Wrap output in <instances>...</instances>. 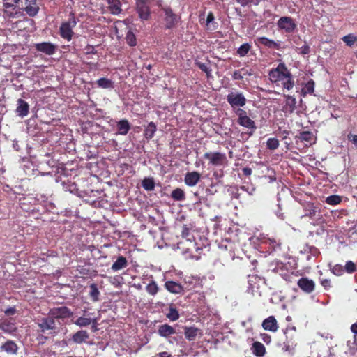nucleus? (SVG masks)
<instances>
[{
    "instance_id": "1",
    "label": "nucleus",
    "mask_w": 357,
    "mask_h": 357,
    "mask_svg": "<svg viewBox=\"0 0 357 357\" xmlns=\"http://www.w3.org/2000/svg\"><path fill=\"white\" fill-rule=\"evenodd\" d=\"M37 325L40 333L52 337L56 336L60 332V327L56 324V321L48 315L39 319Z\"/></svg>"
},
{
    "instance_id": "2",
    "label": "nucleus",
    "mask_w": 357,
    "mask_h": 357,
    "mask_svg": "<svg viewBox=\"0 0 357 357\" xmlns=\"http://www.w3.org/2000/svg\"><path fill=\"white\" fill-rule=\"evenodd\" d=\"M77 21L74 15H71L67 22H62L59 27V34L61 38L70 41L73 38V29L75 27Z\"/></svg>"
},
{
    "instance_id": "3",
    "label": "nucleus",
    "mask_w": 357,
    "mask_h": 357,
    "mask_svg": "<svg viewBox=\"0 0 357 357\" xmlns=\"http://www.w3.org/2000/svg\"><path fill=\"white\" fill-rule=\"evenodd\" d=\"M73 312L66 306L52 307L49 310L47 315L54 320L66 319L70 318Z\"/></svg>"
},
{
    "instance_id": "4",
    "label": "nucleus",
    "mask_w": 357,
    "mask_h": 357,
    "mask_svg": "<svg viewBox=\"0 0 357 357\" xmlns=\"http://www.w3.org/2000/svg\"><path fill=\"white\" fill-rule=\"evenodd\" d=\"M227 102L235 112L246 104V98L245 96L243 93L238 91L230 92L227 95Z\"/></svg>"
},
{
    "instance_id": "5",
    "label": "nucleus",
    "mask_w": 357,
    "mask_h": 357,
    "mask_svg": "<svg viewBox=\"0 0 357 357\" xmlns=\"http://www.w3.org/2000/svg\"><path fill=\"white\" fill-rule=\"evenodd\" d=\"M162 10L165 13V28L171 29L175 27L181 19L180 16L175 14L169 6L162 7Z\"/></svg>"
},
{
    "instance_id": "6",
    "label": "nucleus",
    "mask_w": 357,
    "mask_h": 357,
    "mask_svg": "<svg viewBox=\"0 0 357 357\" xmlns=\"http://www.w3.org/2000/svg\"><path fill=\"white\" fill-rule=\"evenodd\" d=\"M289 73L286 66L283 63H280L275 69H273L269 73V79L273 82L278 81L285 80L288 78Z\"/></svg>"
},
{
    "instance_id": "7",
    "label": "nucleus",
    "mask_w": 357,
    "mask_h": 357,
    "mask_svg": "<svg viewBox=\"0 0 357 357\" xmlns=\"http://www.w3.org/2000/svg\"><path fill=\"white\" fill-rule=\"evenodd\" d=\"M136 11L142 20H147L150 17V7L147 0H136Z\"/></svg>"
},
{
    "instance_id": "8",
    "label": "nucleus",
    "mask_w": 357,
    "mask_h": 357,
    "mask_svg": "<svg viewBox=\"0 0 357 357\" xmlns=\"http://www.w3.org/2000/svg\"><path fill=\"white\" fill-rule=\"evenodd\" d=\"M236 114L238 116V123L247 128H255V123L249 116L245 110L242 109H238L236 111Z\"/></svg>"
},
{
    "instance_id": "9",
    "label": "nucleus",
    "mask_w": 357,
    "mask_h": 357,
    "mask_svg": "<svg viewBox=\"0 0 357 357\" xmlns=\"http://www.w3.org/2000/svg\"><path fill=\"white\" fill-rule=\"evenodd\" d=\"M284 105L282 107V112L289 115L292 114L296 108V100L294 96L284 95Z\"/></svg>"
},
{
    "instance_id": "10",
    "label": "nucleus",
    "mask_w": 357,
    "mask_h": 357,
    "mask_svg": "<svg viewBox=\"0 0 357 357\" xmlns=\"http://www.w3.org/2000/svg\"><path fill=\"white\" fill-rule=\"evenodd\" d=\"M204 158L209 162V165L218 166L223 164V153L220 152H206L204 154Z\"/></svg>"
},
{
    "instance_id": "11",
    "label": "nucleus",
    "mask_w": 357,
    "mask_h": 357,
    "mask_svg": "<svg viewBox=\"0 0 357 357\" xmlns=\"http://www.w3.org/2000/svg\"><path fill=\"white\" fill-rule=\"evenodd\" d=\"M280 29L284 30L286 32H292L296 27L293 20L289 17H282L277 23Z\"/></svg>"
},
{
    "instance_id": "12",
    "label": "nucleus",
    "mask_w": 357,
    "mask_h": 357,
    "mask_svg": "<svg viewBox=\"0 0 357 357\" xmlns=\"http://www.w3.org/2000/svg\"><path fill=\"white\" fill-rule=\"evenodd\" d=\"M37 51L45 53L47 55H53L56 50V46L50 42H43L35 44Z\"/></svg>"
},
{
    "instance_id": "13",
    "label": "nucleus",
    "mask_w": 357,
    "mask_h": 357,
    "mask_svg": "<svg viewBox=\"0 0 357 357\" xmlns=\"http://www.w3.org/2000/svg\"><path fill=\"white\" fill-rule=\"evenodd\" d=\"M89 337L90 335L86 330H79L71 335L69 341H72L77 344H82L86 342Z\"/></svg>"
},
{
    "instance_id": "14",
    "label": "nucleus",
    "mask_w": 357,
    "mask_h": 357,
    "mask_svg": "<svg viewBox=\"0 0 357 357\" xmlns=\"http://www.w3.org/2000/svg\"><path fill=\"white\" fill-rule=\"evenodd\" d=\"M23 10L30 17H35L39 12L37 0H24Z\"/></svg>"
},
{
    "instance_id": "15",
    "label": "nucleus",
    "mask_w": 357,
    "mask_h": 357,
    "mask_svg": "<svg viewBox=\"0 0 357 357\" xmlns=\"http://www.w3.org/2000/svg\"><path fill=\"white\" fill-rule=\"evenodd\" d=\"M29 112V105L27 102L22 98L17 100V107L15 112L21 118L27 116Z\"/></svg>"
},
{
    "instance_id": "16",
    "label": "nucleus",
    "mask_w": 357,
    "mask_h": 357,
    "mask_svg": "<svg viewBox=\"0 0 357 357\" xmlns=\"http://www.w3.org/2000/svg\"><path fill=\"white\" fill-rule=\"evenodd\" d=\"M202 331L196 327H185L184 335L188 341H194L197 336L202 337Z\"/></svg>"
},
{
    "instance_id": "17",
    "label": "nucleus",
    "mask_w": 357,
    "mask_h": 357,
    "mask_svg": "<svg viewBox=\"0 0 357 357\" xmlns=\"http://www.w3.org/2000/svg\"><path fill=\"white\" fill-rule=\"evenodd\" d=\"M298 286L305 292L311 293L314 291L315 284L313 280L302 278L298 281Z\"/></svg>"
},
{
    "instance_id": "18",
    "label": "nucleus",
    "mask_w": 357,
    "mask_h": 357,
    "mask_svg": "<svg viewBox=\"0 0 357 357\" xmlns=\"http://www.w3.org/2000/svg\"><path fill=\"white\" fill-rule=\"evenodd\" d=\"M201 174L198 172H187L185 175L184 181L188 186H195L200 181Z\"/></svg>"
},
{
    "instance_id": "19",
    "label": "nucleus",
    "mask_w": 357,
    "mask_h": 357,
    "mask_svg": "<svg viewBox=\"0 0 357 357\" xmlns=\"http://www.w3.org/2000/svg\"><path fill=\"white\" fill-rule=\"evenodd\" d=\"M158 333L162 337L168 338L176 333V330L172 326L164 324L158 326Z\"/></svg>"
},
{
    "instance_id": "20",
    "label": "nucleus",
    "mask_w": 357,
    "mask_h": 357,
    "mask_svg": "<svg viewBox=\"0 0 357 357\" xmlns=\"http://www.w3.org/2000/svg\"><path fill=\"white\" fill-rule=\"evenodd\" d=\"M0 349L8 354L15 355L17 353L18 347L13 340H8L0 347Z\"/></svg>"
},
{
    "instance_id": "21",
    "label": "nucleus",
    "mask_w": 357,
    "mask_h": 357,
    "mask_svg": "<svg viewBox=\"0 0 357 357\" xmlns=\"http://www.w3.org/2000/svg\"><path fill=\"white\" fill-rule=\"evenodd\" d=\"M262 327L266 331H270L272 332H276L278 329L277 321L274 317L270 316L262 323Z\"/></svg>"
},
{
    "instance_id": "22",
    "label": "nucleus",
    "mask_w": 357,
    "mask_h": 357,
    "mask_svg": "<svg viewBox=\"0 0 357 357\" xmlns=\"http://www.w3.org/2000/svg\"><path fill=\"white\" fill-rule=\"evenodd\" d=\"M165 289L172 294H181L183 291V286L174 281H167L165 283Z\"/></svg>"
},
{
    "instance_id": "23",
    "label": "nucleus",
    "mask_w": 357,
    "mask_h": 357,
    "mask_svg": "<svg viewBox=\"0 0 357 357\" xmlns=\"http://www.w3.org/2000/svg\"><path fill=\"white\" fill-rule=\"evenodd\" d=\"M108 8L113 15H119L121 13V3L119 0H106Z\"/></svg>"
},
{
    "instance_id": "24",
    "label": "nucleus",
    "mask_w": 357,
    "mask_h": 357,
    "mask_svg": "<svg viewBox=\"0 0 357 357\" xmlns=\"http://www.w3.org/2000/svg\"><path fill=\"white\" fill-rule=\"evenodd\" d=\"M128 265V263L126 258L122 255H120L117 257L116 261H114L112 265V269L114 271H118L119 270L126 268Z\"/></svg>"
},
{
    "instance_id": "25",
    "label": "nucleus",
    "mask_w": 357,
    "mask_h": 357,
    "mask_svg": "<svg viewBox=\"0 0 357 357\" xmlns=\"http://www.w3.org/2000/svg\"><path fill=\"white\" fill-rule=\"evenodd\" d=\"M130 129V124L126 119H121L117 123V132L121 135H126Z\"/></svg>"
},
{
    "instance_id": "26",
    "label": "nucleus",
    "mask_w": 357,
    "mask_h": 357,
    "mask_svg": "<svg viewBox=\"0 0 357 357\" xmlns=\"http://www.w3.org/2000/svg\"><path fill=\"white\" fill-rule=\"evenodd\" d=\"M86 311L84 312V316L79 317L75 321L74 324L80 327H87L91 325L92 321V317H86Z\"/></svg>"
},
{
    "instance_id": "27",
    "label": "nucleus",
    "mask_w": 357,
    "mask_h": 357,
    "mask_svg": "<svg viewBox=\"0 0 357 357\" xmlns=\"http://www.w3.org/2000/svg\"><path fill=\"white\" fill-rule=\"evenodd\" d=\"M157 130L156 125L153 122H150L145 128L144 135L147 139H151L153 137Z\"/></svg>"
},
{
    "instance_id": "28",
    "label": "nucleus",
    "mask_w": 357,
    "mask_h": 357,
    "mask_svg": "<svg viewBox=\"0 0 357 357\" xmlns=\"http://www.w3.org/2000/svg\"><path fill=\"white\" fill-rule=\"evenodd\" d=\"M98 87L101 89H113L114 86V82L106 77H102L96 81Z\"/></svg>"
},
{
    "instance_id": "29",
    "label": "nucleus",
    "mask_w": 357,
    "mask_h": 357,
    "mask_svg": "<svg viewBox=\"0 0 357 357\" xmlns=\"http://www.w3.org/2000/svg\"><path fill=\"white\" fill-rule=\"evenodd\" d=\"M0 329L5 333H12L16 331V327L13 323L9 321H3L0 322Z\"/></svg>"
},
{
    "instance_id": "30",
    "label": "nucleus",
    "mask_w": 357,
    "mask_h": 357,
    "mask_svg": "<svg viewBox=\"0 0 357 357\" xmlns=\"http://www.w3.org/2000/svg\"><path fill=\"white\" fill-rule=\"evenodd\" d=\"M171 197L174 201H183L185 199V194L183 190L176 188L172 191Z\"/></svg>"
},
{
    "instance_id": "31",
    "label": "nucleus",
    "mask_w": 357,
    "mask_h": 357,
    "mask_svg": "<svg viewBox=\"0 0 357 357\" xmlns=\"http://www.w3.org/2000/svg\"><path fill=\"white\" fill-rule=\"evenodd\" d=\"M252 352L257 356H263L265 354V347L259 342H255L252 344Z\"/></svg>"
},
{
    "instance_id": "32",
    "label": "nucleus",
    "mask_w": 357,
    "mask_h": 357,
    "mask_svg": "<svg viewBox=\"0 0 357 357\" xmlns=\"http://www.w3.org/2000/svg\"><path fill=\"white\" fill-rule=\"evenodd\" d=\"M3 7L4 8V13L9 17H14L15 16V6L10 3H3Z\"/></svg>"
},
{
    "instance_id": "33",
    "label": "nucleus",
    "mask_w": 357,
    "mask_h": 357,
    "mask_svg": "<svg viewBox=\"0 0 357 357\" xmlns=\"http://www.w3.org/2000/svg\"><path fill=\"white\" fill-rule=\"evenodd\" d=\"M142 185L147 191H152L155 188V181L153 178H145L142 180Z\"/></svg>"
},
{
    "instance_id": "34",
    "label": "nucleus",
    "mask_w": 357,
    "mask_h": 357,
    "mask_svg": "<svg viewBox=\"0 0 357 357\" xmlns=\"http://www.w3.org/2000/svg\"><path fill=\"white\" fill-rule=\"evenodd\" d=\"M166 317L170 321H175L179 319L180 315L178 311L172 305H170L168 312L166 314Z\"/></svg>"
},
{
    "instance_id": "35",
    "label": "nucleus",
    "mask_w": 357,
    "mask_h": 357,
    "mask_svg": "<svg viewBox=\"0 0 357 357\" xmlns=\"http://www.w3.org/2000/svg\"><path fill=\"white\" fill-rule=\"evenodd\" d=\"M89 287H90L89 295L91 298V300L93 302L98 301L99 300L100 291L97 287V285L96 284L93 283L90 285Z\"/></svg>"
},
{
    "instance_id": "36",
    "label": "nucleus",
    "mask_w": 357,
    "mask_h": 357,
    "mask_svg": "<svg viewBox=\"0 0 357 357\" xmlns=\"http://www.w3.org/2000/svg\"><path fill=\"white\" fill-rule=\"evenodd\" d=\"M126 43L130 47H135L137 45V40L135 33L130 29L126 36Z\"/></svg>"
},
{
    "instance_id": "37",
    "label": "nucleus",
    "mask_w": 357,
    "mask_h": 357,
    "mask_svg": "<svg viewBox=\"0 0 357 357\" xmlns=\"http://www.w3.org/2000/svg\"><path fill=\"white\" fill-rule=\"evenodd\" d=\"M146 291L152 295L155 296L158 292L159 288L156 282L153 280H152L146 287Z\"/></svg>"
},
{
    "instance_id": "38",
    "label": "nucleus",
    "mask_w": 357,
    "mask_h": 357,
    "mask_svg": "<svg viewBox=\"0 0 357 357\" xmlns=\"http://www.w3.org/2000/svg\"><path fill=\"white\" fill-rule=\"evenodd\" d=\"M251 49V45L248 43H244L238 49L237 54L240 56H245Z\"/></svg>"
},
{
    "instance_id": "39",
    "label": "nucleus",
    "mask_w": 357,
    "mask_h": 357,
    "mask_svg": "<svg viewBox=\"0 0 357 357\" xmlns=\"http://www.w3.org/2000/svg\"><path fill=\"white\" fill-rule=\"evenodd\" d=\"M260 42L261 44L268 47H275L276 49H279L278 45L273 40H269L265 37L260 38Z\"/></svg>"
},
{
    "instance_id": "40",
    "label": "nucleus",
    "mask_w": 357,
    "mask_h": 357,
    "mask_svg": "<svg viewBox=\"0 0 357 357\" xmlns=\"http://www.w3.org/2000/svg\"><path fill=\"white\" fill-rule=\"evenodd\" d=\"M342 40L349 47L352 46L356 41L357 37L352 35L349 34L342 38Z\"/></svg>"
},
{
    "instance_id": "41",
    "label": "nucleus",
    "mask_w": 357,
    "mask_h": 357,
    "mask_svg": "<svg viewBox=\"0 0 357 357\" xmlns=\"http://www.w3.org/2000/svg\"><path fill=\"white\" fill-rule=\"evenodd\" d=\"M341 197L338 195H331L326 198V203L330 205H337L341 202Z\"/></svg>"
},
{
    "instance_id": "42",
    "label": "nucleus",
    "mask_w": 357,
    "mask_h": 357,
    "mask_svg": "<svg viewBox=\"0 0 357 357\" xmlns=\"http://www.w3.org/2000/svg\"><path fill=\"white\" fill-rule=\"evenodd\" d=\"M266 144L268 149L275 150L279 146V141L276 138H270L268 139Z\"/></svg>"
},
{
    "instance_id": "43",
    "label": "nucleus",
    "mask_w": 357,
    "mask_h": 357,
    "mask_svg": "<svg viewBox=\"0 0 357 357\" xmlns=\"http://www.w3.org/2000/svg\"><path fill=\"white\" fill-rule=\"evenodd\" d=\"M181 236L183 238H186L188 241H191L190 238V229L187 225H184L182 227Z\"/></svg>"
},
{
    "instance_id": "44",
    "label": "nucleus",
    "mask_w": 357,
    "mask_h": 357,
    "mask_svg": "<svg viewBox=\"0 0 357 357\" xmlns=\"http://www.w3.org/2000/svg\"><path fill=\"white\" fill-rule=\"evenodd\" d=\"M332 272L336 275H341L344 273V268L340 264H335L331 268Z\"/></svg>"
},
{
    "instance_id": "45",
    "label": "nucleus",
    "mask_w": 357,
    "mask_h": 357,
    "mask_svg": "<svg viewBox=\"0 0 357 357\" xmlns=\"http://www.w3.org/2000/svg\"><path fill=\"white\" fill-rule=\"evenodd\" d=\"M344 269L347 273H351L356 271V268L355 264L353 261H348L345 264Z\"/></svg>"
},
{
    "instance_id": "46",
    "label": "nucleus",
    "mask_w": 357,
    "mask_h": 357,
    "mask_svg": "<svg viewBox=\"0 0 357 357\" xmlns=\"http://www.w3.org/2000/svg\"><path fill=\"white\" fill-rule=\"evenodd\" d=\"M307 215L312 219H316L319 215V212L314 206H310Z\"/></svg>"
},
{
    "instance_id": "47",
    "label": "nucleus",
    "mask_w": 357,
    "mask_h": 357,
    "mask_svg": "<svg viewBox=\"0 0 357 357\" xmlns=\"http://www.w3.org/2000/svg\"><path fill=\"white\" fill-rule=\"evenodd\" d=\"M312 137L313 135L310 132H303L301 134V139L304 141L310 142Z\"/></svg>"
},
{
    "instance_id": "48",
    "label": "nucleus",
    "mask_w": 357,
    "mask_h": 357,
    "mask_svg": "<svg viewBox=\"0 0 357 357\" xmlns=\"http://www.w3.org/2000/svg\"><path fill=\"white\" fill-rule=\"evenodd\" d=\"M283 81L284 88L287 89V90H290L293 88L294 82L290 79V75H289L288 78H286V79Z\"/></svg>"
},
{
    "instance_id": "49",
    "label": "nucleus",
    "mask_w": 357,
    "mask_h": 357,
    "mask_svg": "<svg viewBox=\"0 0 357 357\" xmlns=\"http://www.w3.org/2000/svg\"><path fill=\"white\" fill-rule=\"evenodd\" d=\"M314 83L313 81L308 82L305 87V92L309 93H312L314 91Z\"/></svg>"
},
{
    "instance_id": "50",
    "label": "nucleus",
    "mask_w": 357,
    "mask_h": 357,
    "mask_svg": "<svg viewBox=\"0 0 357 357\" xmlns=\"http://www.w3.org/2000/svg\"><path fill=\"white\" fill-rule=\"evenodd\" d=\"M85 50H86V54H96L97 53V51L95 50V47L93 45H88L85 47Z\"/></svg>"
},
{
    "instance_id": "51",
    "label": "nucleus",
    "mask_w": 357,
    "mask_h": 357,
    "mask_svg": "<svg viewBox=\"0 0 357 357\" xmlns=\"http://www.w3.org/2000/svg\"><path fill=\"white\" fill-rule=\"evenodd\" d=\"M240 70V74H241L243 78L246 77L247 76H250L252 75V73L250 70H248L247 68H241Z\"/></svg>"
},
{
    "instance_id": "52",
    "label": "nucleus",
    "mask_w": 357,
    "mask_h": 357,
    "mask_svg": "<svg viewBox=\"0 0 357 357\" xmlns=\"http://www.w3.org/2000/svg\"><path fill=\"white\" fill-rule=\"evenodd\" d=\"M16 312L17 310L15 307H10L4 311V313L7 316H11L14 315L16 313Z\"/></svg>"
},
{
    "instance_id": "53",
    "label": "nucleus",
    "mask_w": 357,
    "mask_h": 357,
    "mask_svg": "<svg viewBox=\"0 0 357 357\" xmlns=\"http://www.w3.org/2000/svg\"><path fill=\"white\" fill-rule=\"evenodd\" d=\"M92 322L91 324V331L93 332H96L98 331V319L96 317H93L92 319Z\"/></svg>"
},
{
    "instance_id": "54",
    "label": "nucleus",
    "mask_w": 357,
    "mask_h": 357,
    "mask_svg": "<svg viewBox=\"0 0 357 357\" xmlns=\"http://www.w3.org/2000/svg\"><path fill=\"white\" fill-rule=\"evenodd\" d=\"M310 52V47L308 45H305L303 47H301V53L302 54H307Z\"/></svg>"
},
{
    "instance_id": "55",
    "label": "nucleus",
    "mask_w": 357,
    "mask_h": 357,
    "mask_svg": "<svg viewBox=\"0 0 357 357\" xmlns=\"http://www.w3.org/2000/svg\"><path fill=\"white\" fill-rule=\"evenodd\" d=\"M214 20V17H213V15L212 13H209L208 16H207V19H206V23H207V26H209V24L213 22Z\"/></svg>"
},
{
    "instance_id": "56",
    "label": "nucleus",
    "mask_w": 357,
    "mask_h": 357,
    "mask_svg": "<svg viewBox=\"0 0 357 357\" xmlns=\"http://www.w3.org/2000/svg\"><path fill=\"white\" fill-rule=\"evenodd\" d=\"M233 77L235 79H243L241 74H240V70L235 71L233 74Z\"/></svg>"
},
{
    "instance_id": "57",
    "label": "nucleus",
    "mask_w": 357,
    "mask_h": 357,
    "mask_svg": "<svg viewBox=\"0 0 357 357\" xmlns=\"http://www.w3.org/2000/svg\"><path fill=\"white\" fill-rule=\"evenodd\" d=\"M158 357H171V354L167 351H162L157 354Z\"/></svg>"
},
{
    "instance_id": "58",
    "label": "nucleus",
    "mask_w": 357,
    "mask_h": 357,
    "mask_svg": "<svg viewBox=\"0 0 357 357\" xmlns=\"http://www.w3.org/2000/svg\"><path fill=\"white\" fill-rule=\"evenodd\" d=\"M349 138L352 141V142L357 146V135H350Z\"/></svg>"
},
{
    "instance_id": "59",
    "label": "nucleus",
    "mask_w": 357,
    "mask_h": 357,
    "mask_svg": "<svg viewBox=\"0 0 357 357\" xmlns=\"http://www.w3.org/2000/svg\"><path fill=\"white\" fill-rule=\"evenodd\" d=\"M16 281H14L13 286L16 288H20L24 286V282L21 281L19 284L15 283Z\"/></svg>"
},
{
    "instance_id": "60",
    "label": "nucleus",
    "mask_w": 357,
    "mask_h": 357,
    "mask_svg": "<svg viewBox=\"0 0 357 357\" xmlns=\"http://www.w3.org/2000/svg\"><path fill=\"white\" fill-rule=\"evenodd\" d=\"M351 330L354 333L357 334V324H354L351 327Z\"/></svg>"
},
{
    "instance_id": "61",
    "label": "nucleus",
    "mask_w": 357,
    "mask_h": 357,
    "mask_svg": "<svg viewBox=\"0 0 357 357\" xmlns=\"http://www.w3.org/2000/svg\"><path fill=\"white\" fill-rule=\"evenodd\" d=\"M242 6L246 5L250 0H236Z\"/></svg>"
},
{
    "instance_id": "62",
    "label": "nucleus",
    "mask_w": 357,
    "mask_h": 357,
    "mask_svg": "<svg viewBox=\"0 0 357 357\" xmlns=\"http://www.w3.org/2000/svg\"><path fill=\"white\" fill-rule=\"evenodd\" d=\"M40 255L42 256V257H40V258H41V259H42L43 261H45V256H46L47 257H49V256H54V255H52V254H50V255H46L45 253H41V254H40Z\"/></svg>"
},
{
    "instance_id": "63",
    "label": "nucleus",
    "mask_w": 357,
    "mask_h": 357,
    "mask_svg": "<svg viewBox=\"0 0 357 357\" xmlns=\"http://www.w3.org/2000/svg\"><path fill=\"white\" fill-rule=\"evenodd\" d=\"M329 282H329V280H322V281H321V284H322L323 286H324V287H327V286H328V285H329Z\"/></svg>"
},
{
    "instance_id": "64",
    "label": "nucleus",
    "mask_w": 357,
    "mask_h": 357,
    "mask_svg": "<svg viewBox=\"0 0 357 357\" xmlns=\"http://www.w3.org/2000/svg\"><path fill=\"white\" fill-rule=\"evenodd\" d=\"M199 68L203 70L206 72L207 71V67L204 64L199 65Z\"/></svg>"
}]
</instances>
